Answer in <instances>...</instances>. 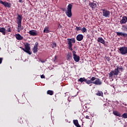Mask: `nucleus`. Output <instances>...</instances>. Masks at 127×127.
I'll return each mask as SVG.
<instances>
[{
  "label": "nucleus",
  "mask_w": 127,
  "mask_h": 127,
  "mask_svg": "<svg viewBox=\"0 0 127 127\" xmlns=\"http://www.w3.org/2000/svg\"><path fill=\"white\" fill-rule=\"evenodd\" d=\"M17 24H18V27L20 28L21 30H23V26H21V21H22V15H20L17 13Z\"/></svg>",
  "instance_id": "f257e3e1"
},
{
  "label": "nucleus",
  "mask_w": 127,
  "mask_h": 127,
  "mask_svg": "<svg viewBox=\"0 0 127 127\" xmlns=\"http://www.w3.org/2000/svg\"><path fill=\"white\" fill-rule=\"evenodd\" d=\"M73 5L72 3H69L67 5V10L65 11V14L68 17H71L72 16V7Z\"/></svg>",
  "instance_id": "f03ea898"
},
{
  "label": "nucleus",
  "mask_w": 127,
  "mask_h": 127,
  "mask_svg": "<svg viewBox=\"0 0 127 127\" xmlns=\"http://www.w3.org/2000/svg\"><path fill=\"white\" fill-rule=\"evenodd\" d=\"M67 44L68 45V49L71 51H73V48H72V46H73V44L72 43H75L76 40H75V38L71 39H67Z\"/></svg>",
  "instance_id": "7ed1b4c3"
},
{
  "label": "nucleus",
  "mask_w": 127,
  "mask_h": 127,
  "mask_svg": "<svg viewBox=\"0 0 127 127\" xmlns=\"http://www.w3.org/2000/svg\"><path fill=\"white\" fill-rule=\"evenodd\" d=\"M101 10H102L103 16L104 17H110V15H111V11L106 8L102 9Z\"/></svg>",
  "instance_id": "20e7f679"
},
{
  "label": "nucleus",
  "mask_w": 127,
  "mask_h": 127,
  "mask_svg": "<svg viewBox=\"0 0 127 127\" xmlns=\"http://www.w3.org/2000/svg\"><path fill=\"white\" fill-rule=\"evenodd\" d=\"M119 50L122 55L127 54V47L126 46L120 47Z\"/></svg>",
  "instance_id": "39448f33"
},
{
  "label": "nucleus",
  "mask_w": 127,
  "mask_h": 127,
  "mask_svg": "<svg viewBox=\"0 0 127 127\" xmlns=\"http://www.w3.org/2000/svg\"><path fill=\"white\" fill-rule=\"evenodd\" d=\"M0 3L3 4L5 7H7L8 8H10L11 7V3H8L7 1H3L2 0H0Z\"/></svg>",
  "instance_id": "423d86ee"
},
{
  "label": "nucleus",
  "mask_w": 127,
  "mask_h": 127,
  "mask_svg": "<svg viewBox=\"0 0 127 127\" xmlns=\"http://www.w3.org/2000/svg\"><path fill=\"white\" fill-rule=\"evenodd\" d=\"M25 49L26 50V53H27L29 55H31V52H30V44L26 43L25 45Z\"/></svg>",
  "instance_id": "0eeeda50"
},
{
  "label": "nucleus",
  "mask_w": 127,
  "mask_h": 127,
  "mask_svg": "<svg viewBox=\"0 0 127 127\" xmlns=\"http://www.w3.org/2000/svg\"><path fill=\"white\" fill-rule=\"evenodd\" d=\"M97 3H98L96 1H93V2H89V5L92 9L97 8Z\"/></svg>",
  "instance_id": "6e6552de"
},
{
  "label": "nucleus",
  "mask_w": 127,
  "mask_h": 127,
  "mask_svg": "<svg viewBox=\"0 0 127 127\" xmlns=\"http://www.w3.org/2000/svg\"><path fill=\"white\" fill-rule=\"evenodd\" d=\"M102 83L103 82H102V81L99 78H96L95 81H93V84L97 86H101Z\"/></svg>",
  "instance_id": "1a4fd4ad"
},
{
  "label": "nucleus",
  "mask_w": 127,
  "mask_h": 127,
  "mask_svg": "<svg viewBox=\"0 0 127 127\" xmlns=\"http://www.w3.org/2000/svg\"><path fill=\"white\" fill-rule=\"evenodd\" d=\"M95 80H96V77L93 76L90 79V80L85 79V83L88 85L93 84V81H95Z\"/></svg>",
  "instance_id": "9d476101"
},
{
  "label": "nucleus",
  "mask_w": 127,
  "mask_h": 127,
  "mask_svg": "<svg viewBox=\"0 0 127 127\" xmlns=\"http://www.w3.org/2000/svg\"><path fill=\"white\" fill-rule=\"evenodd\" d=\"M38 42H36L34 47L32 49L33 53H37V51H38Z\"/></svg>",
  "instance_id": "9b49d317"
},
{
  "label": "nucleus",
  "mask_w": 127,
  "mask_h": 127,
  "mask_svg": "<svg viewBox=\"0 0 127 127\" xmlns=\"http://www.w3.org/2000/svg\"><path fill=\"white\" fill-rule=\"evenodd\" d=\"M116 33L118 36H123L124 38H127V33L119 32H116Z\"/></svg>",
  "instance_id": "f8f14e48"
},
{
  "label": "nucleus",
  "mask_w": 127,
  "mask_h": 127,
  "mask_svg": "<svg viewBox=\"0 0 127 127\" xmlns=\"http://www.w3.org/2000/svg\"><path fill=\"white\" fill-rule=\"evenodd\" d=\"M98 42H100V43H102V44H104V46H107V45L106 44V42H105V40H104V39L102 37H99L97 39Z\"/></svg>",
  "instance_id": "ddd939ff"
},
{
  "label": "nucleus",
  "mask_w": 127,
  "mask_h": 127,
  "mask_svg": "<svg viewBox=\"0 0 127 127\" xmlns=\"http://www.w3.org/2000/svg\"><path fill=\"white\" fill-rule=\"evenodd\" d=\"M127 22V17L126 16H124L122 18V19L120 21V23L121 24H125Z\"/></svg>",
  "instance_id": "4468645a"
},
{
  "label": "nucleus",
  "mask_w": 127,
  "mask_h": 127,
  "mask_svg": "<svg viewBox=\"0 0 127 127\" xmlns=\"http://www.w3.org/2000/svg\"><path fill=\"white\" fill-rule=\"evenodd\" d=\"M30 35H32V36H36L37 35V31L36 30H30L29 32Z\"/></svg>",
  "instance_id": "2eb2a0df"
},
{
  "label": "nucleus",
  "mask_w": 127,
  "mask_h": 127,
  "mask_svg": "<svg viewBox=\"0 0 127 127\" xmlns=\"http://www.w3.org/2000/svg\"><path fill=\"white\" fill-rule=\"evenodd\" d=\"M84 38V36L82 34H78L76 36V40L77 41H82Z\"/></svg>",
  "instance_id": "dca6fc26"
},
{
  "label": "nucleus",
  "mask_w": 127,
  "mask_h": 127,
  "mask_svg": "<svg viewBox=\"0 0 127 127\" xmlns=\"http://www.w3.org/2000/svg\"><path fill=\"white\" fill-rule=\"evenodd\" d=\"M15 36L17 40H23V37L19 34H16Z\"/></svg>",
  "instance_id": "f3484780"
},
{
  "label": "nucleus",
  "mask_w": 127,
  "mask_h": 127,
  "mask_svg": "<svg viewBox=\"0 0 127 127\" xmlns=\"http://www.w3.org/2000/svg\"><path fill=\"white\" fill-rule=\"evenodd\" d=\"M73 59L75 62H79L80 61V57L76 55L73 56Z\"/></svg>",
  "instance_id": "a211bd4d"
},
{
  "label": "nucleus",
  "mask_w": 127,
  "mask_h": 127,
  "mask_svg": "<svg viewBox=\"0 0 127 127\" xmlns=\"http://www.w3.org/2000/svg\"><path fill=\"white\" fill-rule=\"evenodd\" d=\"M113 114L114 116H116V117H121V116H122L121 113H120L118 111H113Z\"/></svg>",
  "instance_id": "6ab92c4d"
},
{
  "label": "nucleus",
  "mask_w": 127,
  "mask_h": 127,
  "mask_svg": "<svg viewBox=\"0 0 127 127\" xmlns=\"http://www.w3.org/2000/svg\"><path fill=\"white\" fill-rule=\"evenodd\" d=\"M112 72H113L114 76H118V75H119L120 70L117 69L116 68L114 70H112Z\"/></svg>",
  "instance_id": "aec40b11"
},
{
  "label": "nucleus",
  "mask_w": 127,
  "mask_h": 127,
  "mask_svg": "<svg viewBox=\"0 0 127 127\" xmlns=\"http://www.w3.org/2000/svg\"><path fill=\"white\" fill-rule=\"evenodd\" d=\"M50 31H49V27H46L44 28L43 33H49Z\"/></svg>",
  "instance_id": "412c9836"
},
{
  "label": "nucleus",
  "mask_w": 127,
  "mask_h": 127,
  "mask_svg": "<svg viewBox=\"0 0 127 127\" xmlns=\"http://www.w3.org/2000/svg\"><path fill=\"white\" fill-rule=\"evenodd\" d=\"M0 32H1L3 35H5V29L4 27H0Z\"/></svg>",
  "instance_id": "4be33fe9"
},
{
  "label": "nucleus",
  "mask_w": 127,
  "mask_h": 127,
  "mask_svg": "<svg viewBox=\"0 0 127 127\" xmlns=\"http://www.w3.org/2000/svg\"><path fill=\"white\" fill-rule=\"evenodd\" d=\"M72 54L68 53L67 54V55H66V60H71V59H72Z\"/></svg>",
  "instance_id": "5701e85b"
},
{
  "label": "nucleus",
  "mask_w": 127,
  "mask_h": 127,
  "mask_svg": "<svg viewBox=\"0 0 127 127\" xmlns=\"http://www.w3.org/2000/svg\"><path fill=\"white\" fill-rule=\"evenodd\" d=\"M86 81V78L85 77H81L78 79V82H80L81 83H83V82Z\"/></svg>",
  "instance_id": "b1692460"
},
{
  "label": "nucleus",
  "mask_w": 127,
  "mask_h": 127,
  "mask_svg": "<svg viewBox=\"0 0 127 127\" xmlns=\"http://www.w3.org/2000/svg\"><path fill=\"white\" fill-rule=\"evenodd\" d=\"M96 96H99L100 97L101 96H103V92L101 91H98L97 93H96Z\"/></svg>",
  "instance_id": "393cba45"
},
{
  "label": "nucleus",
  "mask_w": 127,
  "mask_h": 127,
  "mask_svg": "<svg viewBox=\"0 0 127 127\" xmlns=\"http://www.w3.org/2000/svg\"><path fill=\"white\" fill-rule=\"evenodd\" d=\"M117 69L118 70V71H121V72H122V71H124V68H123V66H119L118 65L117 66Z\"/></svg>",
  "instance_id": "a878e982"
},
{
  "label": "nucleus",
  "mask_w": 127,
  "mask_h": 127,
  "mask_svg": "<svg viewBox=\"0 0 127 127\" xmlns=\"http://www.w3.org/2000/svg\"><path fill=\"white\" fill-rule=\"evenodd\" d=\"M73 124L74 125V126H75V127H77L78 126H79V122H78V121L77 120H74L73 121Z\"/></svg>",
  "instance_id": "bb28decb"
},
{
  "label": "nucleus",
  "mask_w": 127,
  "mask_h": 127,
  "mask_svg": "<svg viewBox=\"0 0 127 127\" xmlns=\"http://www.w3.org/2000/svg\"><path fill=\"white\" fill-rule=\"evenodd\" d=\"M122 29V30H123V31H126V32H127V26L123 25Z\"/></svg>",
  "instance_id": "cd10ccee"
},
{
  "label": "nucleus",
  "mask_w": 127,
  "mask_h": 127,
  "mask_svg": "<svg viewBox=\"0 0 127 127\" xmlns=\"http://www.w3.org/2000/svg\"><path fill=\"white\" fill-rule=\"evenodd\" d=\"M47 94L48 95H50V96H52L53 95V91L52 90H48L47 92Z\"/></svg>",
  "instance_id": "c85d7f7f"
},
{
  "label": "nucleus",
  "mask_w": 127,
  "mask_h": 127,
  "mask_svg": "<svg viewBox=\"0 0 127 127\" xmlns=\"http://www.w3.org/2000/svg\"><path fill=\"white\" fill-rule=\"evenodd\" d=\"M6 28H7L6 31L7 32H11V29H10V26H7V27H6Z\"/></svg>",
  "instance_id": "c756f323"
},
{
  "label": "nucleus",
  "mask_w": 127,
  "mask_h": 127,
  "mask_svg": "<svg viewBox=\"0 0 127 127\" xmlns=\"http://www.w3.org/2000/svg\"><path fill=\"white\" fill-rule=\"evenodd\" d=\"M51 46H52V48H55V47H57V44H56V42H53L52 44H51Z\"/></svg>",
  "instance_id": "7c9ffc66"
},
{
  "label": "nucleus",
  "mask_w": 127,
  "mask_h": 127,
  "mask_svg": "<svg viewBox=\"0 0 127 127\" xmlns=\"http://www.w3.org/2000/svg\"><path fill=\"white\" fill-rule=\"evenodd\" d=\"M109 76L110 78H113V76H115V74H114V72L113 71H111L110 73L109 74Z\"/></svg>",
  "instance_id": "2f4dec72"
},
{
  "label": "nucleus",
  "mask_w": 127,
  "mask_h": 127,
  "mask_svg": "<svg viewBox=\"0 0 127 127\" xmlns=\"http://www.w3.org/2000/svg\"><path fill=\"white\" fill-rule=\"evenodd\" d=\"M81 31L82 32V33H85V32H87V29L85 27H83L81 29Z\"/></svg>",
  "instance_id": "473e14b6"
},
{
  "label": "nucleus",
  "mask_w": 127,
  "mask_h": 127,
  "mask_svg": "<svg viewBox=\"0 0 127 127\" xmlns=\"http://www.w3.org/2000/svg\"><path fill=\"white\" fill-rule=\"evenodd\" d=\"M81 29L82 27H81L76 26L75 28V30H76V31H79V30H81Z\"/></svg>",
  "instance_id": "72a5a7b5"
},
{
  "label": "nucleus",
  "mask_w": 127,
  "mask_h": 127,
  "mask_svg": "<svg viewBox=\"0 0 127 127\" xmlns=\"http://www.w3.org/2000/svg\"><path fill=\"white\" fill-rule=\"evenodd\" d=\"M123 118H124V119H127V113H124L122 115Z\"/></svg>",
  "instance_id": "f704fd0d"
},
{
  "label": "nucleus",
  "mask_w": 127,
  "mask_h": 127,
  "mask_svg": "<svg viewBox=\"0 0 127 127\" xmlns=\"http://www.w3.org/2000/svg\"><path fill=\"white\" fill-rule=\"evenodd\" d=\"M72 54H73V56L74 57V56H75L76 55H77L76 54V52L75 51H72Z\"/></svg>",
  "instance_id": "c9c22d12"
},
{
  "label": "nucleus",
  "mask_w": 127,
  "mask_h": 127,
  "mask_svg": "<svg viewBox=\"0 0 127 127\" xmlns=\"http://www.w3.org/2000/svg\"><path fill=\"white\" fill-rule=\"evenodd\" d=\"M2 60H3V58H0V64H1V63H2Z\"/></svg>",
  "instance_id": "e433bc0d"
},
{
  "label": "nucleus",
  "mask_w": 127,
  "mask_h": 127,
  "mask_svg": "<svg viewBox=\"0 0 127 127\" xmlns=\"http://www.w3.org/2000/svg\"><path fill=\"white\" fill-rule=\"evenodd\" d=\"M39 61H40V62H41V63H45V61H43V60H41V59H39Z\"/></svg>",
  "instance_id": "4c0bfd02"
},
{
  "label": "nucleus",
  "mask_w": 127,
  "mask_h": 127,
  "mask_svg": "<svg viewBox=\"0 0 127 127\" xmlns=\"http://www.w3.org/2000/svg\"><path fill=\"white\" fill-rule=\"evenodd\" d=\"M41 79H45V76L44 74L41 75Z\"/></svg>",
  "instance_id": "58836bf2"
},
{
  "label": "nucleus",
  "mask_w": 127,
  "mask_h": 127,
  "mask_svg": "<svg viewBox=\"0 0 127 127\" xmlns=\"http://www.w3.org/2000/svg\"><path fill=\"white\" fill-rule=\"evenodd\" d=\"M57 60V56H55L54 62H55Z\"/></svg>",
  "instance_id": "ea45409f"
},
{
  "label": "nucleus",
  "mask_w": 127,
  "mask_h": 127,
  "mask_svg": "<svg viewBox=\"0 0 127 127\" xmlns=\"http://www.w3.org/2000/svg\"><path fill=\"white\" fill-rule=\"evenodd\" d=\"M106 60L107 61H110V60H111V59H110V57H108L106 58Z\"/></svg>",
  "instance_id": "a19ab883"
},
{
  "label": "nucleus",
  "mask_w": 127,
  "mask_h": 127,
  "mask_svg": "<svg viewBox=\"0 0 127 127\" xmlns=\"http://www.w3.org/2000/svg\"><path fill=\"white\" fill-rule=\"evenodd\" d=\"M21 30H21L20 28H18H18H17V31H18V32H20Z\"/></svg>",
  "instance_id": "79ce46f5"
},
{
  "label": "nucleus",
  "mask_w": 127,
  "mask_h": 127,
  "mask_svg": "<svg viewBox=\"0 0 127 127\" xmlns=\"http://www.w3.org/2000/svg\"><path fill=\"white\" fill-rule=\"evenodd\" d=\"M85 119H87V120H90V118L89 117V116H86L85 117Z\"/></svg>",
  "instance_id": "37998d69"
},
{
  "label": "nucleus",
  "mask_w": 127,
  "mask_h": 127,
  "mask_svg": "<svg viewBox=\"0 0 127 127\" xmlns=\"http://www.w3.org/2000/svg\"><path fill=\"white\" fill-rule=\"evenodd\" d=\"M83 108L84 109V110H85V109H87V106L84 105V106H83Z\"/></svg>",
  "instance_id": "c03bdc74"
},
{
  "label": "nucleus",
  "mask_w": 127,
  "mask_h": 127,
  "mask_svg": "<svg viewBox=\"0 0 127 127\" xmlns=\"http://www.w3.org/2000/svg\"><path fill=\"white\" fill-rule=\"evenodd\" d=\"M22 49L23 51L26 53V50H25V49L22 48Z\"/></svg>",
  "instance_id": "a18cd8bd"
},
{
  "label": "nucleus",
  "mask_w": 127,
  "mask_h": 127,
  "mask_svg": "<svg viewBox=\"0 0 127 127\" xmlns=\"http://www.w3.org/2000/svg\"><path fill=\"white\" fill-rule=\"evenodd\" d=\"M19 2H23V1H22V0H19Z\"/></svg>",
  "instance_id": "49530a36"
},
{
  "label": "nucleus",
  "mask_w": 127,
  "mask_h": 127,
  "mask_svg": "<svg viewBox=\"0 0 127 127\" xmlns=\"http://www.w3.org/2000/svg\"><path fill=\"white\" fill-rule=\"evenodd\" d=\"M62 9L63 10V11H65V8H62Z\"/></svg>",
  "instance_id": "de8ad7c7"
},
{
  "label": "nucleus",
  "mask_w": 127,
  "mask_h": 127,
  "mask_svg": "<svg viewBox=\"0 0 127 127\" xmlns=\"http://www.w3.org/2000/svg\"><path fill=\"white\" fill-rule=\"evenodd\" d=\"M74 49H75V50H77V48L76 47V46L74 47Z\"/></svg>",
  "instance_id": "09e8293b"
},
{
  "label": "nucleus",
  "mask_w": 127,
  "mask_h": 127,
  "mask_svg": "<svg viewBox=\"0 0 127 127\" xmlns=\"http://www.w3.org/2000/svg\"><path fill=\"white\" fill-rule=\"evenodd\" d=\"M76 127H81V126L79 125L76 126Z\"/></svg>",
  "instance_id": "8fccbe9b"
}]
</instances>
